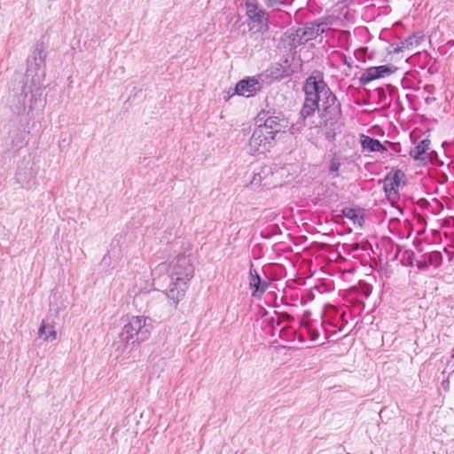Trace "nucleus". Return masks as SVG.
Here are the masks:
<instances>
[{
  "label": "nucleus",
  "mask_w": 454,
  "mask_h": 454,
  "mask_svg": "<svg viewBox=\"0 0 454 454\" xmlns=\"http://www.w3.org/2000/svg\"><path fill=\"white\" fill-rule=\"evenodd\" d=\"M303 91L305 98L301 115L304 119L310 117L317 110L320 121L316 127H325L329 122L336 121L340 114L339 104L336 97L322 78L308 77L303 85Z\"/></svg>",
  "instance_id": "f257e3e1"
},
{
  "label": "nucleus",
  "mask_w": 454,
  "mask_h": 454,
  "mask_svg": "<svg viewBox=\"0 0 454 454\" xmlns=\"http://www.w3.org/2000/svg\"><path fill=\"white\" fill-rule=\"evenodd\" d=\"M169 267L170 283L166 290V295L175 304H177L184 297L188 282L193 274V267L188 257L183 254L178 255L170 265L166 262L158 264L152 271L153 280L168 272Z\"/></svg>",
  "instance_id": "f03ea898"
},
{
  "label": "nucleus",
  "mask_w": 454,
  "mask_h": 454,
  "mask_svg": "<svg viewBox=\"0 0 454 454\" xmlns=\"http://www.w3.org/2000/svg\"><path fill=\"white\" fill-rule=\"evenodd\" d=\"M153 329L152 320L145 316H130L123 320L119 340L114 343L116 350L129 355L141 342L146 340Z\"/></svg>",
  "instance_id": "7ed1b4c3"
},
{
  "label": "nucleus",
  "mask_w": 454,
  "mask_h": 454,
  "mask_svg": "<svg viewBox=\"0 0 454 454\" xmlns=\"http://www.w3.org/2000/svg\"><path fill=\"white\" fill-rule=\"evenodd\" d=\"M326 27L327 24L325 22H309L301 27L288 30L286 35L290 45L296 47L316 38L325 31Z\"/></svg>",
  "instance_id": "20e7f679"
},
{
  "label": "nucleus",
  "mask_w": 454,
  "mask_h": 454,
  "mask_svg": "<svg viewBox=\"0 0 454 454\" xmlns=\"http://www.w3.org/2000/svg\"><path fill=\"white\" fill-rule=\"evenodd\" d=\"M275 145V140L255 128L250 137L247 150L251 156L263 157L270 152Z\"/></svg>",
  "instance_id": "39448f33"
},
{
  "label": "nucleus",
  "mask_w": 454,
  "mask_h": 454,
  "mask_svg": "<svg viewBox=\"0 0 454 454\" xmlns=\"http://www.w3.org/2000/svg\"><path fill=\"white\" fill-rule=\"evenodd\" d=\"M247 15L249 20V27L253 31L252 35L257 33L262 35L268 30L267 13L259 8L257 3L253 0H247L246 3Z\"/></svg>",
  "instance_id": "423d86ee"
},
{
  "label": "nucleus",
  "mask_w": 454,
  "mask_h": 454,
  "mask_svg": "<svg viewBox=\"0 0 454 454\" xmlns=\"http://www.w3.org/2000/svg\"><path fill=\"white\" fill-rule=\"evenodd\" d=\"M44 77V72H41L40 74L36 73L35 77L33 78L32 82L36 86V88L31 91V95L29 98V103L27 105L28 112L33 111L37 108H43L44 104L42 101V90L40 85L42 84V82ZM27 106H25V103L21 104L20 106H17V112L20 114L21 112L26 111Z\"/></svg>",
  "instance_id": "0eeeda50"
},
{
  "label": "nucleus",
  "mask_w": 454,
  "mask_h": 454,
  "mask_svg": "<svg viewBox=\"0 0 454 454\" xmlns=\"http://www.w3.org/2000/svg\"><path fill=\"white\" fill-rule=\"evenodd\" d=\"M405 174L401 169H395L387 175L383 181V188L388 198H395L399 188L404 184Z\"/></svg>",
  "instance_id": "6e6552de"
},
{
  "label": "nucleus",
  "mask_w": 454,
  "mask_h": 454,
  "mask_svg": "<svg viewBox=\"0 0 454 454\" xmlns=\"http://www.w3.org/2000/svg\"><path fill=\"white\" fill-rule=\"evenodd\" d=\"M396 70L397 67L395 66L371 67L364 70L359 81L362 85H367L376 79L384 78L394 74Z\"/></svg>",
  "instance_id": "1a4fd4ad"
},
{
  "label": "nucleus",
  "mask_w": 454,
  "mask_h": 454,
  "mask_svg": "<svg viewBox=\"0 0 454 454\" xmlns=\"http://www.w3.org/2000/svg\"><path fill=\"white\" fill-rule=\"evenodd\" d=\"M287 127V122L285 120L279 119L276 116L267 118L263 124L257 126L261 131L265 133L270 137L276 140V137L284 132V129Z\"/></svg>",
  "instance_id": "9d476101"
},
{
  "label": "nucleus",
  "mask_w": 454,
  "mask_h": 454,
  "mask_svg": "<svg viewBox=\"0 0 454 454\" xmlns=\"http://www.w3.org/2000/svg\"><path fill=\"white\" fill-rule=\"evenodd\" d=\"M262 89V85L259 80L255 77H248L247 79H243L239 81L236 87L235 91L236 94L244 97H251L260 91Z\"/></svg>",
  "instance_id": "9b49d317"
},
{
  "label": "nucleus",
  "mask_w": 454,
  "mask_h": 454,
  "mask_svg": "<svg viewBox=\"0 0 454 454\" xmlns=\"http://www.w3.org/2000/svg\"><path fill=\"white\" fill-rule=\"evenodd\" d=\"M270 175H271V168L269 166H262L258 169H254L251 175L249 185L252 188H258L262 185H266L268 184L267 178Z\"/></svg>",
  "instance_id": "f8f14e48"
},
{
  "label": "nucleus",
  "mask_w": 454,
  "mask_h": 454,
  "mask_svg": "<svg viewBox=\"0 0 454 454\" xmlns=\"http://www.w3.org/2000/svg\"><path fill=\"white\" fill-rule=\"evenodd\" d=\"M360 143L364 151L371 153H387V148L378 140L369 136L362 135Z\"/></svg>",
  "instance_id": "ddd939ff"
},
{
  "label": "nucleus",
  "mask_w": 454,
  "mask_h": 454,
  "mask_svg": "<svg viewBox=\"0 0 454 454\" xmlns=\"http://www.w3.org/2000/svg\"><path fill=\"white\" fill-rule=\"evenodd\" d=\"M430 141L428 139L421 140L410 152L411 156L416 160L426 161L428 159L427 151L429 149Z\"/></svg>",
  "instance_id": "4468645a"
},
{
  "label": "nucleus",
  "mask_w": 454,
  "mask_h": 454,
  "mask_svg": "<svg viewBox=\"0 0 454 454\" xmlns=\"http://www.w3.org/2000/svg\"><path fill=\"white\" fill-rule=\"evenodd\" d=\"M38 336L45 341H53L58 339L55 326L51 324H46L44 321L41 323L38 329Z\"/></svg>",
  "instance_id": "2eb2a0df"
},
{
  "label": "nucleus",
  "mask_w": 454,
  "mask_h": 454,
  "mask_svg": "<svg viewBox=\"0 0 454 454\" xmlns=\"http://www.w3.org/2000/svg\"><path fill=\"white\" fill-rule=\"evenodd\" d=\"M342 214L346 218L351 220L354 224H357L358 226H362L364 222L361 209L345 207L342 209Z\"/></svg>",
  "instance_id": "dca6fc26"
},
{
  "label": "nucleus",
  "mask_w": 454,
  "mask_h": 454,
  "mask_svg": "<svg viewBox=\"0 0 454 454\" xmlns=\"http://www.w3.org/2000/svg\"><path fill=\"white\" fill-rule=\"evenodd\" d=\"M32 58L35 60V65L40 69V67L44 64L46 54L43 44H37L32 53ZM43 70H39L37 73L40 74Z\"/></svg>",
  "instance_id": "f3484780"
},
{
  "label": "nucleus",
  "mask_w": 454,
  "mask_h": 454,
  "mask_svg": "<svg viewBox=\"0 0 454 454\" xmlns=\"http://www.w3.org/2000/svg\"><path fill=\"white\" fill-rule=\"evenodd\" d=\"M153 278L143 279L139 278L138 279L136 280L135 288H137L139 293L149 292L153 288Z\"/></svg>",
  "instance_id": "a211bd4d"
},
{
  "label": "nucleus",
  "mask_w": 454,
  "mask_h": 454,
  "mask_svg": "<svg viewBox=\"0 0 454 454\" xmlns=\"http://www.w3.org/2000/svg\"><path fill=\"white\" fill-rule=\"evenodd\" d=\"M416 42H417V38L415 36H409L405 40L402 41L398 45L394 47L390 51V52H392V53H399V52H401V51H403L404 50H408Z\"/></svg>",
  "instance_id": "6ab92c4d"
},
{
  "label": "nucleus",
  "mask_w": 454,
  "mask_h": 454,
  "mask_svg": "<svg viewBox=\"0 0 454 454\" xmlns=\"http://www.w3.org/2000/svg\"><path fill=\"white\" fill-rule=\"evenodd\" d=\"M261 283H262V280H261L259 275L257 274V272L256 271L253 272L251 270L250 271L249 286L252 289L253 296H258V290L260 288L259 286L261 285Z\"/></svg>",
  "instance_id": "aec40b11"
},
{
  "label": "nucleus",
  "mask_w": 454,
  "mask_h": 454,
  "mask_svg": "<svg viewBox=\"0 0 454 454\" xmlns=\"http://www.w3.org/2000/svg\"><path fill=\"white\" fill-rule=\"evenodd\" d=\"M340 166H341V162H340V159L338 157H333L330 160L329 172L331 174H333L334 176H337Z\"/></svg>",
  "instance_id": "412c9836"
},
{
  "label": "nucleus",
  "mask_w": 454,
  "mask_h": 454,
  "mask_svg": "<svg viewBox=\"0 0 454 454\" xmlns=\"http://www.w3.org/2000/svg\"><path fill=\"white\" fill-rule=\"evenodd\" d=\"M266 4L274 9H279L282 6V0H266Z\"/></svg>",
  "instance_id": "4be33fe9"
},
{
  "label": "nucleus",
  "mask_w": 454,
  "mask_h": 454,
  "mask_svg": "<svg viewBox=\"0 0 454 454\" xmlns=\"http://www.w3.org/2000/svg\"><path fill=\"white\" fill-rule=\"evenodd\" d=\"M268 286L269 284L266 281H262L261 285L259 286L260 288L258 290V296L262 294L266 291Z\"/></svg>",
  "instance_id": "5701e85b"
},
{
  "label": "nucleus",
  "mask_w": 454,
  "mask_h": 454,
  "mask_svg": "<svg viewBox=\"0 0 454 454\" xmlns=\"http://www.w3.org/2000/svg\"><path fill=\"white\" fill-rule=\"evenodd\" d=\"M342 61L345 65H347L348 67H351V64H352V61H351V59H348L347 58L346 56H343L342 57Z\"/></svg>",
  "instance_id": "b1692460"
},
{
  "label": "nucleus",
  "mask_w": 454,
  "mask_h": 454,
  "mask_svg": "<svg viewBox=\"0 0 454 454\" xmlns=\"http://www.w3.org/2000/svg\"><path fill=\"white\" fill-rule=\"evenodd\" d=\"M318 335H319V334H318V333H317V332H315V331H311V332H310V339H311L312 340H317V337H318Z\"/></svg>",
  "instance_id": "393cba45"
},
{
  "label": "nucleus",
  "mask_w": 454,
  "mask_h": 454,
  "mask_svg": "<svg viewBox=\"0 0 454 454\" xmlns=\"http://www.w3.org/2000/svg\"><path fill=\"white\" fill-rule=\"evenodd\" d=\"M17 178L20 182H23L24 180L22 179V173L20 171L18 172L17 174Z\"/></svg>",
  "instance_id": "a878e982"
},
{
  "label": "nucleus",
  "mask_w": 454,
  "mask_h": 454,
  "mask_svg": "<svg viewBox=\"0 0 454 454\" xmlns=\"http://www.w3.org/2000/svg\"><path fill=\"white\" fill-rule=\"evenodd\" d=\"M294 0H282V5L290 4Z\"/></svg>",
  "instance_id": "bb28decb"
},
{
  "label": "nucleus",
  "mask_w": 454,
  "mask_h": 454,
  "mask_svg": "<svg viewBox=\"0 0 454 454\" xmlns=\"http://www.w3.org/2000/svg\"><path fill=\"white\" fill-rule=\"evenodd\" d=\"M23 92H24V96H25V98H26V97H27V92H26V88L24 89Z\"/></svg>",
  "instance_id": "cd10ccee"
}]
</instances>
